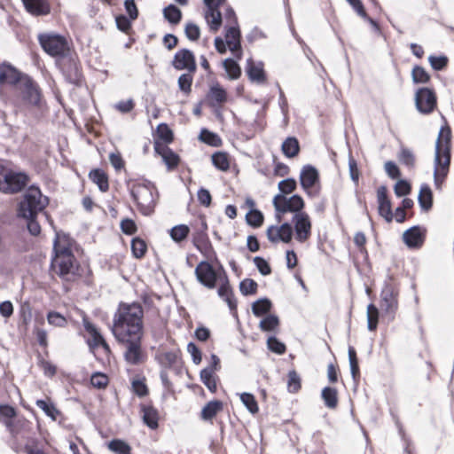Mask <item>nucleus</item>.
Masks as SVG:
<instances>
[{"mask_svg":"<svg viewBox=\"0 0 454 454\" xmlns=\"http://www.w3.org/2000/svg\"><path fill=\"white\" fill-rule=\"evenodd\" d=\"M144 309L139 302H120L111 331L116 340L144 336Z\"/></svg>","mask_w":454,"mask_h":454,"instance_id":"obj_1","label":"nucleus"},{"mask_svg":"<svg viewBox=\"0 0 454 454\" xmlns=\"http://www.w3.org/2000/svg\"><path fill=\"white\" fill-rule=\"evenodd\" d=\"M451 130L448 125L442 126L435 142L434 160V182L437 189L448 176L451 160Z\"/></svg>","mask_w":454,"mask_h":454,"instance_id":"obj_2","label":"nucleus"},{"mask_svg":"<svg viewBox=\"0 0 454 454\" xmlns=\"http://www.w3.org/2000/svg\"><path fill=\"white\" fill-rule=\"evenodd\" d=\"M54 256L51 262V270L64 281H73L76 276L75 258L68 247H59L58 240L54 241Z\"/></svg>","mask_w":454,"mask_h":454,"instance_id":"obj_3","label":"nucleus"},{"mask_svg":"<svg viewBox=\"0 0 454 454\" xmlns=\"http://www.w3.org/2000/svg\"><path fill=\"white\" fill-rule=\"evenodd\" d=\"M49 200L43 196L38 187L31 185L20 203L19 215L23 218L36 217L48 205Z\"/></svg>","mask_w":454,"mask_h":454,"instance_id":"obj_4","label":"nucleus"},{"mask_svg":"<svg viewBox=\"0 0 454 454\" xmlns=\"http://www.w3.org/2000/svg\"><path fill=\"white\" fill-rule=\"evenodd\" d=\"M154 187L152 184H135L129 189L133 200L137 203L138 210L144 215H151L154 212L155 199Z\"/></svg>","mask_w":454,"mask_h":454,"instance_id":"obj_5","label":"nucleus"},{"mask_svg":"<svg viewBox=\"0 0 454 454\" xmlns=\"http://www.w3.org/2000/svg\"><path fill=\"white\" fill-rule=\"evenodd\" d=\"M38 40L43 51L52 57L63 59L69 54L68 43L62 35L43 34L39 35Z\"/></svg>","mask_w":454,"mask_h":454,"instance_id":"obj_6","label":"nucleus"},{"mask_svg":"<svg viewBox=\"0 0 454 454\" xmlns=\"http://www.w3.org/2000/svg\"><path fill=\"white\" fill-rule=\"evenodd\" d=\"M143 336H137L117 340L123 348L124 360L131 365H138L145 362L147 355L142 348Z\"/></svg>","mask_w":454,"mask_h":454,"instance_id":"obj_7","label":"nucleus"},{"mask_svg":"<svg viewBox=\"0 0 454 454\" xmlns=\"http://www.w3.org/2000/svg\"><path fill=\"white\" fill-rule=\"evenodd\" d=\"M28 182V176L23 172L6 170L0 164V191L4 193H16L20 192Z\"/></svg>","mask_w":454,"mask_h":454,"instance_id":"obj_8","label":"nucleus"},{"mask_svg":"<svg viewBox=\"0 0 454 454\" xmlns=\"http://www.w3.org/2000/svg\"><path fill=\"white\" fill-rule=\"evenodd\" d=\"M20 100L27 107L41 108L42 98L37 84L29 77L25 76L19 83Z\"/></svg>","mask_w":454,"mask_h":454,"instance_id":"obj_9","label":"nucleus"},{"mask_svg":"<svg viewBox=\"0 0 454 454\" xmlns=\"http://www.w3.org/2000/svg\"><path fill=\"white\" fill-rule=\"evenodd\" d=\"M398 294L399 290L395 285L385 282L380 294V309L391 320L398 309Z\"/></svg>","mask_w":454,"mask_h":454,"instance_id":"obj_10","label":"nucleus"},{"mask_svg":"<svg viewBox=\"0 0 454 454\" xmlns=\"http://www.w3.org/2000/svg\"><path fill=\"white\" fill-rule=\"evenodd\" d=\"M272 202L275 210L278 213L285 214L287 212H292L295 215L300 212H303L302 209L304 207V200L298 194H294L290 198H286L283 194H277L273 198Z\"/></svg>","mask_w":454,"mask_h":454,"instance_id":"obj_11","label":"nucleus"},{"mask_svg":"<svg viewBox=\"0 0 454 454\" xmlns=\"http://www.w3.org/2000/svg\"><path fill=\"white\" fill-rule=\"evenodd\" d=\"M319 183V174L317 169L312 165H305L300 173V184L308 196L316 197L318 195V190L315 186Z\"/></svg>","mask_w":454,"mask_h":454,"instance_id":"obj_12","label":"nucleus"},{"mask_svg":"<svg viewBox=\"0 0 454 454\" xmlns=\"http://www.w3.org/2000/svg\"><path fill=\"white\" fill-rule=\"evenodd\" d=\"M194 273L198 282L202 286L209 289L215 287L218 274L210 262L201 261L195 268Z\"/></svg>","mask_w":454,"mask_h":454,"instance_id":"obj_13","label":"nucleus"},{"mask_svg":"<svg viewBox=\"0 0 454 454\" xmlns=\"http://www.w3.org/2000/svg\"><path fill=\"white\" fill-rule=\"evenodd\" d=\"M415 103L418 111L427 114L432 113L436 106V96L429 88H419L415 94Z\"/></svg>","mask_w":454,"mask_h":454,"instance_id":"obj_14","label":"nucleus"},{"mask_svg":"<svg viewBox=\"0 0 454 454\" xmlns=\"http://www.w3.org/2000/svg\"><path fill=\"white\" fill-rule=\"evenodd\" d=\"M176 70H187L189 73H195L197 70L196 59L193 52L188 49L177 51L171 62Z\"/></svg>","mask_w":454,"mask_h":454,"instance_id":"obj_15","label":"nucleus"},{"mask_svg":"<svg viewBox=\"0 0 454 454\" xmlns=\"http://www.w3.org/2000/svg\"><path fill=\"white\" fill-rule=\"evenodd\" d=\"M59 65L60 66L61 72L66 81L75 86H81L82 82V74L77 62L70 58L66 59H59Z\"/></svg>","mask_w":454,"mask_h":454,"instance_id":"obj_16","label":"nucleus"},{"mask_svg":"<svg viewBox=\"0 0 454 454\" xmlns=\"http://www.w3.org/2000/svg\"><path fill=\"white\" fill-rule=\"evenodd\" d=\"M294 224L295 239L302 243L309 239L311 235V222L305 212H300L293 216Z\"/></svg>","mask_w":454,"mask_h":454,"instance_id":"obj_17","label":"nucleus"},{"mask_svg":"<svg viewBox=\"0 0 454 454\" xmlns=\"http://www.w3.org/2000/svg\"><path fill=\"white\" fill-rule=\"evenodd\" d=\"M378 212L387 223H391L394 218L392 212L391 201L387 196V189L385 185H381L377 189Z\"/></svg>","mask_w":454,"mask_h":454,"instance_id":"obj_18","label":"nucleus"},{"mask_svg":"<svg viewBox=\"0 0 454 454\" xmlns=\"http://www.w3.org/2000/svg\"><path fill=\"white\" fill-rule=\"evenodd\" d=\"M293 233L294 230L289 223H284L278 228L271 225L266 232L268 239L273 243L279 240L284 243H289L292 240Z\"/></svg>","mask_w":454,"mask_h":454,"instance_id":"obj_19","label":"nucleus"},{"mask_svg":"<svg viewBox=\"0 0 454 454\" xmlns=\"http://www.w3.org/2000/svg\"><path fill=\"white\" fill-rule=\"evenodd\" d=\"M26 75L20 73L11 64L4 62L0 64V84L16 85L21 82Z\"/></svg>","mask_w":454,"mask_h":454,"instance_id":"obj_20","label":"nucleus"},{"mask_svg":"<svg viewBox=\"0 0 454 454\" xmlns=\"http://www.w3.org/2000/svg\"><path fill=\"white\" fill-rule=\"evenodd\" d=\"M426 230L415 225L406 230L403 234V242L410 248L420 247L425 240Z\"/></svg>","mask_w":454,"mask_h":454,"instance_id":"obj_21","label":"nucleus"},{"mask_svg":"<svg viewBox=\"0 0 454 454\" xmlns=\"http://www.w3.org/2000/svg\"><path fill=\"white\" fill-rule=\"evenodd\" d=\"M207 99L208 105L215 109V114L220 115L218 112L222 106L227 101V92L219 84L213 85L207 94Z\"/></svg>","mask_w":454,"mask_h":454,"instance_id":"obj_22","label":"nucleus"},{"mask_svg":"<svg viewBox=\"0 0 454 454\" xmlns=\"http://www.w3.org/2000/svg\"><path fill=\"white\" fill-rule=\"evenodd\" d=\"M217 294L219 297L227 303L231 312L233 315H237V300L234 296L233 291L227 278H225V281L219 286Z\"/></svg>","mask_w":454,"mask_h":454,"instance_id":"obj_23","label":"nucleus"},{"mask_svg":"<svg viewBox=\"0 0 454 454\" xmlns=\"http://www.w3.org/2000/svg\"><path fill=\"white\" fill-rule=\"evenodd\" d=\"M141 412L144 423L151 429H156L159 427L158 411L152 405H141Z\"/></svg>","mask_w":454,"mask_h":454,"instance_id":"obj_24","label":"nucleus"},{"mask_svg":"<svg viewBox=\"0 0 454 454\" xmlns=\"http://www.w3.org/2000/svg\"><path fill=\"white\" fill-rule=\"evenodd\" d=\"M26 10L33 15H45L50 12V7L45 0H22Z\"/></svg>","mask_w":454,"mask_h":454,"instance_id":"obj_25","label":"nucleus"},{"mask_svg":"<svg viewBox=\"0 0 454 454\" xmlns=\"http://www.w3.org/2000/svg\"><path fill=\"white\" fill-rule=\"evenodd\" d=\"M205 19L209 25L210 30L213 32H216L222 26L223 16L219 8H207Z\"/></svg>","mask_w":454,"mask_h":454,"instance_id":"obj_26","label":"nucleus"},{"mask_svg":"<svg viewBox=\"0 0 454 454\" xmlns=\"http://www.w3.org/2000/svg\"><path fill=\"white\" fill-rule=\"evenodd\" d=\"M247 73L252 82L262 83L266 80L265 73L262 64L254 65L251 59L247 60Z\"/></svg>","mask_w":454,"mask_h":454,"instance_id":"obj_27","label":"nucleus"},{"mask_svg":"<svg viewBox=\"0 0 454 454\" xmlns=\"http://www.w3.org/2000/svg\"><path fill=\"white\" fill-rule=\"evenodd\" d=\"M223 403L220 400H213L208 402L201 410V419L203 420H210L223 410Z\"/></svg>","mask_w":454,"mask_h":454,"instance_id":"obj_28","label":"nucleus"},{"mask_svg":"<svg viewBox=\"0 0 454 454\" xmlns=\"http://www.w3.org/2000/svg\"><path fill=\"white\" fill-rule=\"evenodd\" d=\"M272 309V302L269 298H261L254 301L252 304V312L255 317H264Z\"/></svg>","mask_w":454,"mask_h":454,"instance_id":"obj_29","label":"nucleus"},{"mask_svg":"<svg viewBox=\"0 0 454 454\" xmlns=\"http://www.w3.org/2000/svg\"><path fill=\"white\" fill-rule=\"evenodd\" d=\"M90 178L93 183H95L98 189L106 192L109 189L108 177L107 175L99 168L93 169L89 174Z\"/></svg>","mask_w":454,"mask_h":454,"instance_id":"obj_30","label":"nucleus"},{"mask_svg":"<svg viewBox=\"0 0 454 454\" xmlns=\"http://www.w3.org/2000/svg\"><path fill=\"white\" fill-rule=\"evenodd\" d=\"M418 201L420 207L428 211L433 206V193L430 187L427 184H423L420 188Z\"/></svg>","mask_w":454,"mask_h":454,"instance_id":"obj_31","label":"nucleus"},{"mask_svg":"<svg viewBox=\"0 0 454 454\" xmlns=\"http://www.w3.org/2000/svg\"><path fill=\"white\" fill-rule=\"evenodd\" d=\"M282 152L287 158L295 157L300 152L299 141L294 137H287L282 144Z\"/></svg>","mask_w":454,"mask_h":454,"instance_id":"obj_32","label":"nucleus"},{"mask_svg":"<svg viewBox=\"0 0 454 454\" xmlns=\"http://www.w3.org/2000/svg\"><path fill=\"white\" fill-rule=\"evenodd\" d=\"M163 16L168 23L176 26L180 23L183 15L181 10L176 5L171 4L163 9Z\"/></svg>","mask_w":454,"mask_h":454,"instance_id":"obj_33","label":"nucleus"},{"mask_svg":"<svg viewBox=\"0 0 454 454\" xmlns=\"http://www.w3.org/2000/svg\"><path fill=\"white\" fill-rule=\"evenodd\" d=\"M321 397L325 405L329 409H334L338 404L337 390L332 387H325L323 388Z\"/></svg>","mask_w":454,"mask_h":454,"instance_id":"obj_34","label":"nucleus"},{"mask_svg":"<svg viewBox=\"0 0 454 454\" xmlns=\"http://www.w3.org/2000/svg\"><path fill=\"white\" fill-rule=\"evenodd\" d=\"M84 328L91 335V338H92L91 345L92 346H94V347L103 346L104 348H108V345L106 342L105 339L103 338L101 333L98 331V329L96 328V326L93 324H91L90 322H85Z\"/></svg>","mask_w":454,"mask_h":454,"instance_id":"obj_35","label":"nucleus"},{"mask_svg":"<svg viewBox=\"0 0 454 454\" xmlns=\"http://www.w3.org/2000/svg\"><path fill=\"white\" fill-rule=\"evenodd\" d=\"M213 165L221 171H227L230 168L229 155L225 152H216L212 154Z\"/></svg>","mask_w":454,"mask_h":454,"instance_id":"obj_36","label":"nucleus"},{"mask_svg":"<svg viewBox=\"0 0 454 454\" xmlns=\"http://www.w3.org/2000/svg\"><path fill=\"white\" fill-rule=\"evenodd\" d=\"M199 138L201 142L211 146L218 147L222 145L221 137L216 133H214L207 129H201Z\"/></svg>","mask_w":454,"mask_h":454,"instance_id":"obj_37","label":"nucleus"},{"mask_svg":"<svg viewBox=\"0 0 454 454\" xmlns=\"http://www.w3.org/2000/svg\"><path fill=\"white\" fill-rule=\"evenodd\" d=\"M397 158H398V160L402 164L405 165L406 167H408L410 168H411L415 166V160H416L415 155H414L412 150H411L408 147L402 145L400 147V151L398 153Z\"/></svg>","mask_w":454,"mask_h":454,"instance_id":"obj_38","label":"nucleus"},{"mask_svg":"<svg viewBox=\"0 0 454 454\" xmlns=\"http://www.w3.org/2000/svg\"><path fill=\"white\" fill-rule=\"evenodd\" d=\"M200 380L211 393L216 392L217 384L215 373H212L211 369H202L200 372Z\"/></svg>","mask_w":454,"mask_h":454,"instance_id":"obj_39","label":"nucleus"},{"mask_svg":"<svg viewBox=\"0 0 454 454\" xmlns=\"http://www.w3.org/2000/svg\"><path fill=\"white\" fill-rule=\"evenodd\" d=\"M190 233V228L186 224H178L172 227L169 235L175 242H182Z\"/></svg>","mask_w":454,"mask_h":454,"instance_id":"obj_40","label":"nucleus"},{"mask_svg":"<svg viewBox=\"0 0 454 454\" xmlns=\"http://www.w3.org/2000/svg\"><path fill=\"white\" fill-rule=\"evenodd\" d=\"M156 135L159 141L165 144H170L174 139L173 131L166 123H160L157 126Z\"/></svg>","mask_w":454,"mask_h":454,"instance_id":"obj_41","label":"nucleus"},{"mask_svg":"<svg viewBox=\"0 0 454 454\" xmlns=\"http://www.w3.org/2000/svg\"><path fill=\"white\" fill-rule=\"evenodd\" d=\"M348 361L350 366V372L354 381H356L360 377V371L358 365V359L355 348L351 346L348 347Z\"/></svg>","mask_w":454,"mask_h":454,"instance_id":"obj_42","label":"nucleus"},{"mask_svg":"<svg viewBox=\"0 0 454 454\" xmlns=\"http://www.w3.org/2000/svg\"><path fill=\"white\" fill-rule=\"evenodd\" d=\"M279 325V319L278 316L269 314L260 321L259 327L263 332H270L275 330Z\"/></svg>","mask_w":454,"mask_h":454,"instance_id":"obj_43","label":"nucleus"},{"mask_svg":"<svg viewBox=\"0 0 454 454\" xmlns=\"http://www.w3.org/2000/svg\"><path fill=\"white\" fill-rule=\"evenodd\" d=\"M35 404L38 408L43 410V412L51 419H57V416L59 414V411L52 403H49L45 400L39 399L36 400Z\"/></svg>","mask_w":454,"mask_h":454,"instance_id":"obj_44","label":"nucleus"},{"mask_svg":"<svg viewBox=\"0 0 454 454\" xmlns=\"http://www.w3.org/2000/svg\"><path fill=\"white\" fill-rule=\"evenodd\" d=\"M379 309L372 303L367 307V327L369 331H375L378 325Z\"/></svg>","mask_w":454,"mask_h":454,"instance_id":"obj_45","label":"nucleus"},{"mask_svg":"<svg viewBox=\"0 0 454 454\" xmlns=\"http://www.w3.org/2000/svg\"><path fill=\"white\" fill-rule=\"evenodd\" d=\"M223 67L231 79H238L241 74V69L239 64L231 58L223 61Z\"/></svg>","mask_w":454,"mask_h":454,"instance_id":"obj_46","label":"nucleus"},{"mask_svg":"<svg viewBox=\"0 0 454 454\" xmlns=\"http://www.w3.org/2000/svg\"><path fill=\"white\" fill-rule=\"evenodd\" d=\"M258 284L252 278H245L239 283V291L244 296L255 294Z\"/></svg>","mask_w":454,"mask_h":454,"instance_id":"obj_47","label":"nucleus"},{"mask_svg":"<svg viewBox=\"0 0 454 454\" xmlns=\"http://www.w3.org/2000/svg\"><path fill=\"white\" fill-rule=\"evenodd\" d=\"M240 401L252 414L258 412L259 408L254 395L247 392L242 393L240 395Z\"/></svg>","mask_w":454,"mask_h":454,"instance_id":"obj_48","label":"nucleus"},{"mask_svg":"<svg viewBox=\"0 0 454 454\" xmlns=\"http://www.w3.org/2000/svg\"><path fill=\"white\" fill-rule=\"evenodd\" d=\"M412 82L414 83H427L430 80L429 74L420 66H415L411 71Z\"/></svg>","mask_w":454,"mask_h":454,"instance_id":"obj_49","label":"nucleus"},{"mask_svg":"<svg viewBox=\"0 0 454 454\" xmlns=\"http://www.w3.org/2000/svg\"><path fill=\"white\" fill-rule=\"evenodd\" d=\"M147 246L145 240L140 238H134L131 241V251L136 258H142L146 253Z\"/></svg>","mask_w":454,"mask_h":454,"instance_id":"obj_50","label":"nucleus"},{"mask_svg":"<svg viewBox=\"0 0 454 454\" xmlns=\"http://www.w3.org/2000/svg\"><path fill=\"white\" fill-rule=\"evenodd\" d=\"M246 220L247 224L254 228L260 227L263 223V215L262 213L258 209H251L247 215H246Z\"/></svg>","mask_w":454,"mask_h":454,"instance_id":"obj_51","label":"nucleus"},{"mask_svg":"<svg viewBox=\"0 0 454 454\" xmlns=\"http://www.w3.org/2000/svg\"><path fill=\"white\" fill-rule=\"evenodd\" d=\"M108 448L118 454H130V446L120 439H114L108 443Z\"/></svg>","mask_w":454,"mask_h":454,"instance_id":"obj_52","label":"nucleus"},{"mask_svg":"<svg viewBox=\"0 0 454 454\" xmlns=\"http://www.w3.org/2000/svg\"><path fill=\"white\" fill-rule=\"evenodd\" d=\"M192 73L182 74L177 81L178 88L184 94H189L192 90V84L193 81Z\"/></svg>","mask_w":454,"mask_h":454,"instance_id":"obj_53","label":"nucleus"},{"mask_svg":"<svg viewBox=\"0 0 454 454\" xmlns=\"http://www.w3.org/2000/svg\"><path fill=\"white\" fill-rule=\"evenodd\" d=\"M162 160L166 164L168 170H172L177 167L180 158L172 149L168 151L167 153L162 155Z\"/></svg>","mask_w":454,"mask_h":454,"instance_id":"obj_54","label":"nucleus"},{"mask_svg":"<svg viewBox=\"0 0 454 454\" xmlns=\"http://www.w3.org/2000/svg\"><path fill=\"white\" fill-rule=\"evenodd\" d=\"M267 345L270 351L278 355H282L286 352V345L275 336L268 338Z\"/></svg>","mask_w":454,"mask_h":454,"instance_id":"obj_55","label":"nucleus"},{"mask_svg":"<svg viewBox=\"0 0 454 454\" xmlns=\"http://www.w3.org/2000/svg\"><path fill=\"white\" fill-rule=\"evenodd\" d=\"M348 172L353 183L357 185L359 182L360 171L358 169L357 162L353 158L351 153L348 154Z\"/></svg>","mask_w":454,"mask_h":454,"instance_id":"obj_56","label":"nucleus"},{"mask_svg":"<svg viewBox=\"0 0 454 454\" xmlns=\"http://www.w3.org/2000/svg\"><path fill=\"white\" fill-rule=\"evenodd\" d=\"M47 320L50 325L58 327H65L67 323L65 317L57 311H50L47 314Z\"/></svg>","mask_w":454,"mask_h":454,"instance_id":"obj_57","label":"nucleus"},{"mask_svg":"<svg viewBox=\"0 0 454 454\" xmlns=\"http://www.w3.org/2000/svg\"><path fill=\"white\" fill-rule=\"evenodd\" d=\"M287 387L290 393H295L301 388V379L295 371L288 372Z\"/></svg>","mask_w":454,"mask_h":454,"instance_id":"obj_58","label":"nucleus"},{"mask_svg":"<svg viewBox=\"0 0 454 454\" xmlns=\"http://www.w3.org/2000/svg\"><path fill=\"white\" fill-rule=\"evenodd\" d=\"M278 190L280 191V194H289L292 193L297 187V183L294 178H286L278 183Z\"/></svg>","mask_w":454,"mask_h":454,"instance_id":"obj_59","label":"nucleus"},{"mask_svg":"<svg viewBox=\"0 0 454 454\" xmlns=\"http://www.w3.org/2000/svg\"><path fill=\"white\" fill-rule=\"evenodd\" d=\"M240 30L239 26H231L227 28L225 34V43L227 45H231L232 43L240 41Z\"/></svg>","mask_w":454,"mask_h":454,"instance_id":"obj_60","label":"nucleus"},{"mask_svg":"<svg viewBox=\"0 0 454 454\" xmlns=\"http://www.w3.org/2000/svg\"><path fill=\"white\" fill-rule=\"evenodd\" d=\"M178 354L175 351H168L162 355L160 364L165 368L173 367L178 361Z\"/></svg>","mask_w":454,"mask_h":454,"instance_id":"obj_61","label":"nucleus"},{"mask_svg":"<svg viewBox=\"0 0 454 454\" xmlns=\"http://www.w3.org/2000/svg\"><path fill=\"white\" fill-rule=\"evenodd\" d=\"M411 191V184L408 181L401 179L396 182L394 187L395 194L397 197H403L408 195Z\"/></svg>","mask_w":454,"mask_h":454,"instance_id":"obj_62","label":"nucleus"},{"mask_svg":"<svg viewBox=\"0 0 454 454\" xmlns=\"http://www.w3.org/2000/svg\"><path fill=\"white\" fill-rule=\"evenodd\" d=\"M90 383L93 387L101 389L107 386L108 378L102 372H95L90 377Z\"/></svg>","mask_w":454,"mask_h":454,"instance_id":"obj_63","label":"nucleus"},{"mask_svg":"<svg viewBox=\"0 0 454 454\" xmlns=\"http://www.w3.org/2000/svg\"><path fill=\"white\" fill-rule=\"evenodd\" d=\"M253 261H254V263L256 266L258 271L262 276H268L271 273L270 265L264 258H262L261 256H255Z\"/></svg>","mask_w":454,"mask_h":454,"instance_id":"obj_64","label":"nucleus"}]
</instances>
